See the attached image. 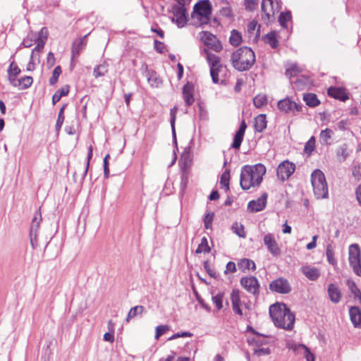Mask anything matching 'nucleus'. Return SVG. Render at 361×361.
<instances>
[{
	"instance_id": "c03bdc74",
	"label": "nucleus",
	"mask_w": 361,
	"mask_h": 361,
	"mask_svg": "<svg viewBox=\"0 0 361 361\" xmlns=\"http://www.w3.org/2000/svg\"><path fill=\"white\" fill-rule=\"evenodd\" d=\"M315 148V138L314 136H312L309 140L305 143L304 152L308 154H311V152Z\"/></svg>"
},
{
	"instance_id": "4be33fe9",
	"label": "nucleus",
	"mask_w": 361,
	"mask_h": 361,
	"mask_svg": "<svg viewBox=\"0 0 361 361\" xmlns=\"http://www.w3.org/2000/svg\"><path fill=\"white\" fill-rule=\"evenodd\" d=\"M20 73V69L15 62H11L8 69V79L10 84L16 83L17 77Z\"/></svg>"
},
{
	"instance_id": "4468645a",
	"label": "nucleus",
	"mask_w": 361,
	"mask_h": 361,
	"mask_svg": "<svg viewBox=\"0 0 361 361\" xmlns=\"http://www.w3.org/2000/svg\"><path fill=\"white\" fill-rule=\"evenodd\" d=\"M274 0H262L261 8H262V18L264 22L268 23L274 19L275 12L277 7H274Z\"/></svg>"
},
{
	"instance_id": "49530a36",
	"label": "nucleus",
	"mask_w": 361,
	"mask_h": 361,
	"mask_svg": "<svg viewBox=\"0 0 361 361\" xmlns=\"http://www.w3.org/2000/svg\"><path fill=\"white\" fill-rule=\"evenodd\" d=\"M229 178L230 173L228 171L224 172L221 177V185L225 188L226 190L229 189Z\"/></svg>"
},
{
	"instance_id": "9b49d317",
	"label": "nucleus",
	"mask_w": 361,
	"mask_h": 361,
	"mask_svg": "<svg viewBox=\"0 0 361 361\" xmlns=\"http://www.w3.org/2000/svg\"><path fill=\"white\" fill-rule=\"evenodd\" d=\"M269 289L271 291L281 294H287L291 291V286L288 281L284 278H278L269 283Z\"/></svg>"
},
{
	"instance_id": "cd10ccee",
	"label": "nucleus",
	"mask_w": 361,
	"mask_h": 361,
	"mask_svg": "<svg viewBox=\"0 0 361 361\" xmlns=\"http://www.w3.org/2000/svg\"><path fill=\"white\" fill-rule=\"evenodd\" d=\"M303 100L309 106L314 107L319 104V101L315 94L307 93L303 95Z\"/></svg>"
},
{
	"instance_id": "9d476101",
	"label": "nucleus",
	"mask_w": 361,
	"mask_h": 361,
	"mask_svg": "<svg viewBox=\"0 0 361 361\" xmlns=\"http://www.w3.org/2000/svg\"><path fill=\"white\" fill-rule=\"evenodd\" d=\"M184 6L178 4L173 6L172 9L173 16L171 20L178 27H184L187 23L186 9Z\"/></svg>"
},
{
	"instance_id": "680f3d73",
	"label": "nucleus",
	"mask_w": 361,
	"mask_h": 361,
	"mask_svg": "<svg viewBox=\"0 0 361 361\" xmlns=\"http://www.w3.org/2000/svg\"><path fill=\"white\" fill-rule=\"evenodd\" d=\"M304 356L306 361H315V356L311 353L310 350L307 347L305 348Z\"/></svg>"
},
{
	"instance_id": "7c9ffc66",
	"label": "nucleus",
	"mask_w": 361,
	"mask_h": 361,
	"mask_svg": "<svg viewBox=\"0 0 361 361\" xmlns=\"http://www.w3.org/2000/svg\"><path fill=\"white\" fill-rule=\"evenodd\" d=\"M334 132L329 128H326L321 131L319 135V139L322 143L324 145H330V140L332 137Z\"/></svg>"
},
{
	"instance_id": "7ed1b4c3",
	"label": "nucleus",
	"mask_w": 361,
	"mask_h": 361,
	"mask_svg": "<svg viewBox=\"0 0 361 361\" xmlns=\"http://www.w3.org/2000/svg\"><path fill=\"white\" fill-rule=\"evenodd\" d=\"M233 67L238 71H245L255 62L254 51L247 47H243L233 51L231 56Z\"/></svg>"
},
{
	"instance_id": "8fccbe9b",
	"label": "nucleus",
	"mask_w": 361,
	"mask_h": 361,
	"mask_svg": "<svg viewBox=\"0 0 361 361\" xmlns=\"http://www.w3.org/2000/svg\"><path fill=\"white\" fill-rule=\"evenodd\" d=\"M169 330V326L167 325H160L156 327L155 339L158 340L160 336L164 335Z\"/></svg>"
},
{
	"instance_id": "e2e57ef3",
	"label": "nucleus",
	"mask_w": 361,
	"mask_h": 361,
	"mask_svg": "<svg viewBox=\"0 0 361 361\" xmlns=\"http://www.w3.org/2000/svg\"><path fill=\"white\" fill-rule=\"evenodd\" d=\"M92 152H93V149H92V147L90 145L89 147H88V153H87V164H86V166H85V171H84V176H86L87 173V171H88V169H89V165H90V161L92 157Z\"/></svg>"
},
{
	"instance_id": "4d7b16f0",
	"label": "nucleus",
	"mask_w": 361,
	"mask_h": 361,
	"mask_svg": "<svg viewBox=\"0 0 361 361\" xmlns=\"http://www.w3.org/2000/svg\"><path fill=\"white\" fill-rule=\"evenodd\" d=\"M287 348L290 350H293L294 352L297 353L300 349L304 350L305 348H307V346L303 344H297V343H290L287 344Z\"/></svg>"
},
{
	"instance_id": "052dcab7",
	"label": "nucleus",
	"mask_w": 361,
	"mask_h": 361,
	"mask_svg": "<svg viewBox=\"0 0 361 361\" xmlns=\"http://www.w3.org/2000/svg\"><path fill=\"white\" fill-rule=\"evenodd\" d=\"M236 271V265L233 262H229L226 266L224 274L234 273Z\"/></svg>"
},
{
	"instance_id": "6ab92c4d",
	"label": "nucleus",
	"mask_w": 361,
	"mask_h": 361,
	"mask_svg": "<svg viewBox=\"0 0 361 361\" xmlns=\"http://www.w3.org/2000/svg\"><path fill=\"white\" fill-rule=\"evenodd\" d=\"M302 273L310 281H316L320 276L319 269L310 265H305L301 267Z\"/></svg>"
},
{
	"instance_id": "864d4df0",
	"label": "nucleus",
	"mask_w": 361,
	"mask_h": 361,
	"mask_svg": "<svg viewBox=\"0 0 361 361\" xmlns=\"http://www.w3.org/2000/svg\"><path fill=\"white\" fill-rule=\"evenodd\" d=\"M290 19V14L289 13H281L280 16H279V21L280 23V25L283 27H286L287 25H286V23Z\"/></svg>"
},
{
	"instance_id": "ddd939ff",
	"label": "nucleus",
	"mask_w": 361,
	"mask_h": 361,
	"mask_svg": "<svg viewBox=\"0 0 361 361\" xmlns=\"http://www.w3.org/2000/svg\"><path fill=\"white\" fill-rule=\"evenodd\" d=\"M41 220L40 213L36 212L32 219L30 230V243L33 249H35L38 245L37 236Z\"/></svg>"
},
{
	"instance_id": "13d9d810",
	"label": "nucleus",
	"mask_w": 361,
	"mask_h": 361,
	"mask_svg": "<svg viewBox=\"0 0 361 361\" xmlns=\"http://www.w3.org/2000/svg\"><path fill=\"white\" fill-rule=\"evenodd\" d=\"M110 158V155L107 154L104 158V174L105 178H108L109 176V159Z\"/></svg>"
},
{
	"instance_id": "423d86ee",
	"label": "nucleus",
	"mask_w": 361,
	"mask_h": 361,
	"mask_svg": "<svg viewBox=\"0 0 361 361\" xmlns=\"http://www.w3.org/2000/svg\"><path fill=\"white\" fill-rule=\"evenodd\" d=\"M204 53L209 64L212 81L214 83H218L221 80V78L225 75L226 68L221 63L220 58L211 53L207 49H204Z\"/></svg>"
},
{
	"instance_id": "bf43d9fd",
	"label": "nucleus",
	"mask_w": 361,
	"mask_h": 361,
	"mask_svg": "<svg viewBox=\"0 0 361 361\" xmlns=\"http://www.w3.org/2000/svg\"><path fill=\"white\" fill-rule=\"evenodd\" d=\"M220 14L222 16L225 17H231L232 16V10L231 8L229 6H226L224 7H222L220 10Z\"/></svg>"
},
{
	"instance_id": "37998d69",
	"label": "nucleus",
	"mask_w": 361,
	"mask_h": 361,
	"mask_svg": "<svg viewBox=\"0 0 361 361\" xmlns=\"http://www.w3.org/2000/svg\"><path fill=\"white\" fill-rule=\"evenodd\" d=\"M231 301L232 305H237L241 304L240 290L238 289H233L231 293Z\"/></svg>"
},
{
	"instance_id": "3c124183",
	"label": "nucleus",
	"mask_w": 361,
	"mask_h": 361,
	"mask_svg": "<svg viewBox=\"0 0 361 361\" xmlns=\"http://www.w3.org/2000/svg\"><path fill=\"white\" fill-rule=\"evenodd\" d=\"M348 286L355 298H357L359 299L360 302H361V291L360 290V289L356 286L354 282H349Z\"/></svg>"
},
{
	"instance_id": "774afa93",
	"label": "nucleus",
	"mask_w": 361,
	"mask_h": 361,
	"mask_svg": "<svg viewBox=\"0 0 361 361\" xmlns=\"http://www.w3.org/2000/svg\"><path fill=\"white\" fill-rule=\"evenodd\" d=\"M104 340L105 341L113 343L114 341V332L109 331V332L105 333L104 335Z\"/></svg>"
},
{
	"instance_id": "79ce46f5",
	"label": "nucleus",
	"mask_w": 361,
	"mask_h": 361,
	"mask_svg": "<svg viewBox=\"0 0 361 361\" xmlns=\"http://www.w3.org/2000/svg\"><path fill=\"white\" fill-rule=\"evenodd\" d=\"M223 299H224V293H218L216 295H213L212 298V300L213 303L215 305L216 307L218 310H221L223 307Z\"/></svg>"
},
{
	"instance_id": "338daca9",
	"label": "nucleus",
	"mask_w": 361,
	"mask_h": 361,
	"mask_svg": "<svg viewBox=\"0 0 361 361\" xmlns=\"http://www.w3.org/2000/svg\"><path fill=\"white\" fill-rule=\"evenodd\" d=\"M255 353L258 356L269 355L270 353V350L268 348H259L255 350Z\"/></svg>"
},
{
	"instance_id": "69168bd1",
	"label": "nucleus",
	"mask_w": 361,
	"mask_h": 361,
	"mask_svg": "<svg viewBox=\"0 0 361 361\" xmlns=\"http://www.w3.org/2000/svg\"><path fill=\"white\" fill-rule=\"evenodd\" d=\"M47 63L49 68L52 67L55 63V57L52 52H49L47 55Z\"/></svg>"
},
{
	"instance_id": "393cba45",
	"label": "nucleus",
	"mask_w": 361,
	"mask_h": 361,
	"mask_svg": "<svg viewBox=\"0 0 361 361\" xmlns=\"http://www.w3.org/2000/svg\"><path fill=\"white\" fill-rule=\"evenodd\" d=\"M32 78L30 76H25L21 78H18L17 82L12 85L18 87L20 90H23L29 87L32 83Z\"/></svg>"
},
{
	"instance_id": "6e6d98bb",
	"label": "nucleus",
	"mask_w": 361,
	"mask_h": 361,
	"mask_svg": "<svg viewBox=\"0 0 361 361\" xmlns=\"http://www.w3.org/2000/svg\"><path fill=\"white\" fill-rule=\"evenodd\" d=\"M34 42H36L35 37L31 34L28 35L27 37L23 39V44L25 47H30Z\"/></svg>"
},
{
	"instance_id": "c85d7f7f",
	"label": "nucleus",
	"mask_w": 361,
	"mask_h": 361,
	"mask_svg": "<svg viewBox=\"0 0 361 361\" xmlns=\"http://www.w3.org/2000/svg\"><path fill=\"white\" fill-rule=\"evenodd\" d=\"M86 37L87 35H85L82 38L75 40L73 42L72 47V54L73 55L79 54L80 50L83 48V47L86 44Z\"/></svg>"
},
{
	"instance_id": "58836bf2",
	"label": "nucleus",
	"mask_w": 361,
	"mask_h": 361,
	"mask_svg": "<svg viewBox=\"0 0 361 361\" xmlns=\"http://www.w3.org/2000/svg\"><path fill=\"white\" fill-rule=\"evenodd\" d=\"M242 37L240 34L236 30H233L231 32V37L229 38L230 43L233 46H238L241 43Z\"/></svg>"
},
{
	"instance_id": "09e8293b",
	"label": "nucleus",
	"mask_w": 361,
	"mask_h": 361,
	"mask_svg": "<svg viewBox=\"0 0 361 361\" xmlns=\"http://www.w3.org/2000/svg\"><path fill=\"white\" fill-rule=\"evenodd\" d=\"M64 108H65V106H63L59 112V115H58V118H57V121H56V130L57 131L60 130V129L63 123V121H64V115H63Z\"/></svg>"
},
{
	"instance_id": "2eb2a0df",
	"label": "nucleus",
	"mask_w": 361,
	"mask_h": 361,
	"mask_svg": "<svg viewBox=\"0 0 361 361\" xmlns=\"http://www.w3.org/2000/svg\"><path fill=\"white\" fill-rule=\"evenodd\" d=\"M277 106L279 110L285 113H294L302 111V106L299 105L290 97L281 99L278 102Z\"/></svg>"
},
{
	"instance_id": "c756f323",
	"label": "nucleus",
	"mask_w": 361,
	"mask_h": 361,
	"mask_svg": "<svg viewBox=\"0 0 361 361\" xmlns=\"http://www.w3.org/2000/svg\"><path fill=\"white\" fill-rule=\"evenodd\" d=\"M69 92V86L66 85L59 90H57L52 97V103L54 105L56 103L60 101L61 98L66 96Z\"/></svg>"
},
{
	"instance_id": "5fc2aeb1",
	"label": "nucleus",
	"mask_w": 361,
	"mask_h": 361,
	"mask_svg": "<svg viewBox=\"0 0 361 361\" xmlns=\"http://www.w3.org/2000/svg\"><path fill=\"white\" fill-rule=\"evenodd\" d=\"M214 214L212 212L207 213L204 219V224L205 228L209 229L212 228V223L213 221Z\"/></svg>"
},
{
	"instance_id": "1a4fd4ad",
	"label": "nucleus",
	"mask_w": 361,
	"mask_h": 361,
	"mask_svg": "<svg viewBox=\"0 0 361 361\" xmlns=\"http://www.w3.org/2000/svg\"><path fill=\"white\" fill-rule=\"evenodd\" d=\"M240 285L250 294L257 298L259 294L260 284L255 276H244L240 281Z\"/></svg>"
},
{
	"instance_id": "a878e982",
	"label": "nucleus",
	"mask_w": 361,
	"mask_h": 361,
	"mask_svg": "<svg viewBox=\"0 0 361 361\" xmlns=\"http://www.w3.org/2000/svg\"><path fill=\"white\" fill-rule=\"evenodd\" d=\"M267 128L265 114H259L255 118V129L257 132H262Z\"/></svg>"
},
{
	"instance_id": "f257e3e1",
	"label": "nucleus",
	"mask_w": 361,
	"mask_h": 361,
	"mask_svg": "<svg viewBox=\"0 0 361 361\" xmlns=\"http://www.w3.org/2000/svg\"><path fill=\"white\" fill-rule=\"evenodd\" d=\"M266 173V168L261 164L246 165L241 169L240 184L243 190L257 187Z\"/></svg>"
},
{
	"instance_id": "6e6552de",
	"label": "nucleus",
	"mask_w": 361,
	"mask_h": 361,
	"mask_svg": "<svg viewBox=\"0 0 361 361\" xmlns=\"http://www.w3.org/2000/svg\"><path fill=\"white\" fill-rule=\"evenodd\" d=\"M198 38L208 49L216 52H219L222 49V45L216 36L208 31L200 32Z\"/></svg>"
},
{
	"instance_id": "20e7f679",
	"label": "nucleus",
	"mask_w": 361,
	"mask_h": 361,
	"mask_svg": "<svg viewBox=\"0 0 361 361\" xmlns=\"http://www.w3.org/2000/svg\"><path fill=\"white\" fill-rule=\"evenodd\" d=\"M212 15V5L209 0H200L196 3L191 13L192 24L200 27L209 23Z\"/></svg>"
},
{
	"instance_id": "5701e85b",
	"label": "nucleus",
	"mask_w": 361,
	"mask_h": 361,
	"mask_svg": "<svg viewBox=\"0 0 361 361\" xmlns=\"http://www.w3.org/2000/svg\"><path fill=\"white\" fill-rule=\"evenodd\" d=\"M350 320L355 327H361V310L358 307H352L349 310Z\"/></svg>"
},
{
	"instance_id": "e433bc0d",
	"label": "nucleus",
	"mask_w": 361,
	"mask_h": 361,
	"mask_svg": "<svg viewBox=\"0 0 361 361\" xmlns=\"http://www.w3.org/2000/svg\"><path fill=\"white\" fill-rule=\"evenodd\" d=\"M108 71V65L103 63L94 68L93 75L95 78L103 76Z\"/></svg>"
},
{
	"instance_id": "aec40b11",
	"label": "nucleus",
	"mask_w": 361,
	"mask_h": 361,
	"mask_svg": "<svg viewBox=\"0 0 361 361\" xmlns=\"http://www.w3.org/2000/svg\"><path fill=\"white\" fill-rule=\"evenodd\" d=\"M194 87L192 83H186L183 88V97L187 106L192 105L194 102Z\"/></svg>"
},
{
	"instance_id": "4c0bfd02",
	"label": "nucleus",
	"mask_w": 361,
	"mask_h": 361,
	"mask_svg": "<svg viewBox=\"0 0 361 361\" xmlns=\"http://www.w3.org/2000/svg\"><path fill=\"white\" fill-rule=\"evenodd\" d=\"M254 105L257 108H261L267 104V98L265 94H257L253 99Z\"/></svg>"
},
{
	"instance_id": "dca6fc26",
	"label": "nucleus",
	"mask_w": 361,
	"mask_h": 361,
	"mask_svg": "<svg viewBox=\"0 0 361 361\" xmlns=\"http://www.w3.org/2000/svg\"><path fill=\"white\" fill-rule=\"evenodd\" d=\"M263 242L267 247L268 251L274 257H279L281 253L280 247L279 246L274 235L272 233H267L264 236Z\"/></svg>"
},
{
	"instance_id": "0eeeda50",
	"label": "nucleus",
	"mask_w": 361,
	"mask_h": 361,
	"mask_svg": "<svg viewBox=\"0 0 361 361\" xmlns=\"http://www.w3.org/2000/svg\"><path fill=\"white\" fill-rule=\"evenodd\" d=\"M348 262L355 274L361 276V250L356 244H351L348 247Z\"/></svg>"
},
{
	"instance_id": "ea45409f",
	"label": "nucleus",
	"mask_w": 361,
	"mask_h": 361,
	"mask_svg": "<svg viewBox=\"0 0 361 361\" xmlns=\"http://www.w3.org/2000/svg\"><path fill=\"white\" fill-rule=\"evenodd\" d=\"M232 230L233 233H235L239 237L245 238L244 226L241 224H238V222L234 223L232 225Z\"/></svg>"
},
{
	"instance_id": "c9c22d12",
	"label": "nucleus",
	"mask_w": 361,
	"mask_h": 361,
	"mask_svg": "<svg viewBox=\"0 0 361 361\" xmlns=\"http://www.w3.org/2000/svg\"><path fill=\"white\" fill-rule=\"evenodd\" d=\"M210 252V247L208 245V241L206 237H203L201 240V243L199 244L195 252L200 253H208Z\"/></svg>"
},
{
	"instance_id": "f704fd0d",
	"label": "nucleus",
	"mask_w": 361,
	"mask_h": 361,
	"mask_svg": "<svg viewBox=\"0 0 361 361\" xmlns=\"http://www.w3.org/2000/svg\"><path fill=\"white\" fill-rule=\"evenodd\" d=\"M326 255L329 263L333 266H336L337 260L334 257V247L331 244L326 246Z\"/></svg>"
},
{
	"instance_id": "de8ad7c7",
	"label": "nucleus",
	"mask_w": 361,
	"mask_h": 361,
	"mask_svg": "<svg viewBox=\"0 0 361 361\" xmlns=\"http://www.w3.org/2000/svg\"><path fill=\"white\" fill-rule=\"evenodd\" d=\"M300 68L296 64H290L286 69V74L287 76L291 78L295 76L298 73L300 72Z\"/></svg>"
},
{
	"instance_id": "bb28decb",
	"label": "nucleus",
	"mask_w": 361,
	"mask_h": 361,
	"mask_svg": "<svg viewBox=\"0 0 361 361\" xmlns=\"http://www.w3.org/2000/svg\"><path fill=\"white\" fill-rule=\"evenodd\" d=\"M238 268L243 271H245L246 270H255L256 265L255 263L249 259L243 258L240 259L238 263Z\"/></svg>"
},
{
	"instance_id": "a18cd8bd",
	"label": "nucleus",
	"mask_w": 361,
	"mask_h": 361,
	"mask_svg": "<svg viewBox=\"0 0 361 361\" xmlns=\"http://www.w3.org/2000/svg\"><path fill=\"white\" fill-rule=\"evenodd\" d=\"M61 72H62L61 68V66H56L54 69L52 75L49 79L50 85H54L57 82L58 78H59V75L61 74Z\"/></svg>"
},
{
	"instance_id": "f3484780",
	"label": "nucleus",
	"mask_w": 361,
	"mask_h": 361,
	"mask_svg": "<svg viewBox=\"0 0 361 361\" xmlns=\"http://www.w3.org/2000/svg\"><path fill=\"white\" fill-rule=\"evenodd\" d=\"M267 195L263 194L259 198L252 200L248 203L247 208L252 212H257L263 210L267 204Z\"/></svg>"
},
{
	"instance_id": "412c9836",
	"label": "nucleus",
	"mask_w": 361,
	"mask_h": 361,
	"mask_svg": "<svg viewBox=\"0 0 361 361\" xmlns=\"http://www.w3.org/2000/svg\"><path fill=\"white\" fill-rule=\"evenodd\" d=\"M328 94L341 101H345L348 99L345 89L342 87H330L328 89Z\"/></svg>"
},
{
	"instance_id": "b1692460",
	"label": "nucleus",
	"mask_w": 361,
	"mask_h": 361,
	"mask_svg": "<svg viewBox=\"0 0 361 361\" xmlns=\"http://www.w3.org/2000/svg\"><path fill=\"white\" fill-rule=\"evenodd\" d=\"M328 294L331 301L334 303H338L341 299V293L339 288L334 283L329 285Z\"/></svg>"
},
{
	"instance_id": "72a5a7b5",
	"label": "nucleus",
	"mask_w": 361,
	"mask_h": 361,
	"mask_svg": "<svg viewBox=\"0 0 361 361\" xmlns=\"http://www.w3.org/2000/svg\"><path fill=\"white\" fill-rule=\"evenodd\" d=\"M145 311V307L142 305H137L132 308L128 312L126 321L129 322L131 319L134 318L138 314H142Z\"/></svg>"
},
{
	"instance_id": "0e129e2a",
	"label": "nucleus",
	"mask_w": 361,
	"mask_h": 361,
	"mask_svg": "<svg viewBox=\"0 0 361 361\" xmlns=\"http://www.w3.org/2000/svg\"><path fill=\"white\" fill-rule=\"evenodd\" d=\"M188 181V173L186 171V170H183V174L181 176V188L183 189H185Z\"/></svg>"
},
{
	"instance_id": "f03ea898",
	"label": "nucleus",
	"mask_w": 361,
	"mask_h": 361,
	"mask_svg": "<svg viewBox=\"0 0 361 361\" xmlns=\"http://www.w3.org/2000/svg\"><path fill=\"white\" fill-rule=\"evenodd\" d=\"M269 314L275 326L286 330L294 326L295 315L283 303H276L269 307Z\"/></svg>"
},
{
	"instance_id": "2f4dec72",
	"label": "nucleus",
	"mask_w": 361,
	"mask_h": 361,
	"mask_svg": "<svg viewBox=\"0 0 361 361\" xmlns=\"http://www.w3.org/2000/svg\"><path fill=\"white\" fill-rule=\"evenodd\" d=\"M349 155V151L346 144L341 145L336 150V156L339 161H344Z\"/></svg>"
},
{
	"instance_id": "39448f33",
	"label": "nucleus",
	"mask_w": 361,
	"mask_h": 361,
	"mask_svg": "<svg viewBox=\"0 0 361 361\" xmlns=\"http://www.w3.org/2000/svg\"><path fill=\"white\" fill-rule=\"evenodd\" d=\"M311 183L315 197L317 199H325L329 196L328 186L324 173L314 170L311 175Z\"/></svg>"
},
{
	"instance_id": "a211bd4d",
	"label": "nucleus",
	"mask_w": 361,
	"mask_h": 361,
	"mask_svg": "<svg viewBox=\"0 0 361 361\" xmlns=\"http://www.w3.org/2000/svg\"><path fill=\"white\" fill-rule=\"evenodd\" d=\"M246 128H247V124H246L245 121L243 120L241 122L239 129L238 130V131L236 132V133L233 137V141L232 143L233 148H235V149L240 148V145H241L242 141L244 137V135H245Z\"/></svg>"
},
{
	"instance_id": "603ef678",
	"label": "nucleus",
	"mask_w": 361,
	"mask_h": 361,
	"mask_svg": "<svg viewBox=\"0 0 361 361\" xmlns=\"http://www.w3.org/2000/svg\"><path fill=\"white\" fill-rule=\"evenodd\" d=\"M178 109L176 106H174L173 109H171L170 111V116H171V129L173 131V135H175V121H176V113H177Z\"/></svg>"
},
{
	"instance_id": "f8f14e48",
	"label": "nucleus",
	"mask_w": 361,
	"mask_h": 361,
	"mask_svg": "<svg viewBox=\"0 0 361 361\" xmlns=\"http://www.w3.org/2000/svg\"><path fill=\"white\" fill-rule=\"evenodd\" d=\"M295 164L288 161H284L281 162L277 167V177L281 181L287 180L295 171Z\"/></svg>"
},
{
	"instance_id": "473e14b6",
	"label": "nucleus",
	"mask_w": 361,
	"mask_h": 361,
	"mask_svg": "<svg viewBox=\"0 0 361 361\" xmlns=\"http://www.w3.org/2000/svg\"><path fill=\"white\" fill-rule=\"evenodd\" d=\"M265 43L269 44L272 48H276L279 45V41L275 32H269L264 37Z\"/></svg>"
},
{
	"instance_id": "a19ab883",
	"label": "nucleus",
	"mask_w": 361,
	"mask_h": 361,
	"mask_svg": "<svg viewBox=\"0 0 361 361\" xmlns=\"http://www.w3.org/2000/svg\"><path fill=\"white\" fill-rule=\"evenodd\" d=\"M48 30L47 27H42L38 32L37 37L35 38L36 42L45 44L48 38Z\"/></svg>"
}]
</instances>
